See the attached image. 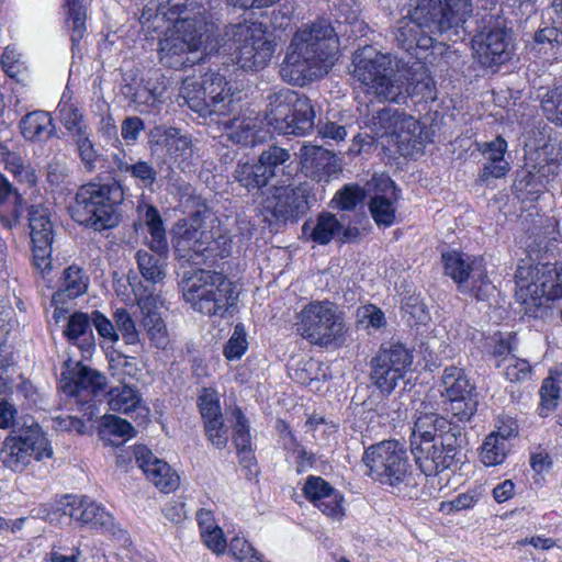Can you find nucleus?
Returning a JSON list of instances; mask_svg holds the SVG:
<instances>
[{"label":"nucleus","mask_w":562,"mask_h":562,"mask_svg":"<svg viewBox=\"0 0 562 562\" xmlns=\"http://www.w3.org/2000/svg\"><path fill=\"white\" fill-rule=\"evenodd\" d=\"M177 31L159 42L160 63L172 69L194 64L191 53L201 50L205 55L229 53L232 60L245 70L263 68L274 52V43L266 36L261 23L229 24L224 34L206 18V10L193 2L184 4L178 14Z\"/></svg>","instance_id":"nucleus-1"},{"label":"nucleus","mask_w":562,"mask_h":562,"mask_svg":"<svg viewBox=\"0 0 562 562\" xmlns=\"http://www.w3.org/2000/svg\"><path fill=\"white\" fill-rule=\"evenodd\" d=\"M392 29L394 44L416 58L430 49L435 35L457 42L473 15V0H408Z\"/></svg>","instance_id":"nucleus-2"},{"label":"nucleus","mask_w":562,"mask_h":562,"mask_svg":"<svg viewBox=\"0 0 562 562\" xmlns=\"http://www.w3.org/2000/svg\"><path fill=\"white\" fill-rule=\"evenodd\" d=\"M178 103L186 104L200 117L211 119L233 128L229 139L241 146L256 144V124L251 119H237L238 100L231 82L220 72L210 71L200 79L187 78L179 89Z\"/></svg>","instance_id":"nucleus-3"},{"label":"nucleus","mask_w":562,"mask_h":562,"mask_svg":"<svg viewBox=\"0 0 562 562\" xmlns=\"http://www.w3.org/2000/svg\"><path fill=\"white\" fill-rule=\"evenodd\" d=\"M338 50V35L326 20H318L297 30L280 66L281 78L291 85L306 82L327 75Z\"/></svg>","instance_id":"nucleus-4"},{"label":"nucleus","mask_w":562,"mask_h":562,"mask_svg":"<svg viewBox=\"0 0 562 562\" xmlns=\"http://www.w3.org/2000/svg\"><path fill=\"white\" fill-rule=\"evenodd\" d=\"M420 80L413 87L402 74L395 72L392 68L390 54L379 52L372 45H364L358 48L352 57V77L367 88L369 93L378 99L387 102L403 103L408 95L415 94L416 89L430 92V79L426 75L424 66Z\"/></svg>","instance_id":"nucleus-5"},{"label":"nucleus","mask_w":562,"mask_h":562,"mask_svg":"<svg viewBox=\"0 0 562 562\" xmlns=\"http://www.w3.org/2000/svg\"><path fill=\"white\" fill-rule=\"evenodd\" d=\"M183 300L198 313L206 316H232L238 295L235 286L222 273L199 269L181 280Z\"/></svg>","instance_id":"nucleus-6"},{"label":"nucleus","mask_w":562,"mask_h":562,"mask_svg":"<svg viewBox=\"0 0 562 562\" xmlns=\"http://www.w3.org/2000/svg\"><path fill=\"white\" fill-rule=\"evenodd\" d=\"M123 192L115 184L89 182L81 186L70 206L71 217L82 226L102 232L121 221L119 211Z\"/></svg>","instance_id":"nucleus-7"},{"label":"nucleus","mask_w":562,"mask_h":562,"mask_svg":"<svg viewBox=\"0 0 562 562\" xmlns=\"http://www.w3.org/2000/svg\"><path fill=\"white\" fill-rule=\"evenodd\" d=\"M295 329L302 338L319 347L341 345L348 333L344 313L327 300L306 304L297 313Z\"/></svg>","instance_id":"nucleus-8"},{"label":"nucleus","mask_w":562,"mask_h":562,"mask_svg":"<svg viewBox=\"0 0 562 562\" xmlns=\"http://www.w3.org/2000/svg\"><path fill=\"white\" fill-rule=\"evenodd\" d=\"M266 120L280 134L302 136L313 130L315 112L311 100L291 89L268 97Z\"/></svg>","instance_id":"nucleus-9"},{"label":"nucleus","mask_w":562,"mask_h":562,"mask_svg":"<svg viewBox=\"0 0 562 562\" xmlns=\"http://www.w3.org/2000/svg\"><path fill=\"white\" fill-rule=\"evenodd\" d=\"M314 198L307 182L297 186H276L260 203V214L270 227L295 223L311 209Z\"/></svg>","instance_id":"nucleus-10"},{"label":"nucleus","mask_w":562,"mask_h":562,"mask_svg":"<svg viewBox=\"0 0 562 562\" xmlns=\"http://www.w3.org/2000/svg\"><path fill=\"white\" fill-rule=\"evenodd\" d=\"M231 240L227 236L204 226L184 225L179 227L173 238V252L177 259L201 265L217 257L228 256Z\"/></svg>","instance_id":"nucleus-11"},{"label":"nucleus","mask_w":562,"mask_h":562,"mask_svg":"<svg viewBox=\"0 0 562 562\" xmlns=\"http://www.w3.org/2000/svg\"><path fill=\"white\" fill-rule=\"evenodd\" d=\"M473 56L484 68L495 69L509 61L514 55L513 31L498 15L484 18L482 27L472 38Z\"/></svg>","instance_id":"nucleus-12"},{"label":"nucleus","mask_w":562,"mask_h":562,"mask_svg":"<svg viewBox=\"0 0 562 562\" xmlns=\"http://www.w3.org/2000/svg\"><path fill=\"white\" fill-rule=\"evenodd\" d=\"M368 475L381 484L396 486L408 472L406 449L397 440H383L369 446L362 456Z\"/></svg>","instance_id":"nucleus-13"},{"label":"nucleus","mask_w":562,"mask_h":562,"mask_svg":"<svg viewBox=\"0 0 562 562\" xmlns=\"http://www.w3.org/2000/svg\"><path fill=\"white\" fill-rule=\"evenodd\" d=\"M52 456V446L41 426L9 435L1 442L0 460L13 472H22L33 460L41 461Z\"/></svg>","instance_id":"nucleus-14"},{"label":"nucleus","mask_w":562,"mask_h":562,"mask_svg":"<svg viewBox=\"0 0 562 562\" xmlns=\"http://www.w3.org/2000/svg\"><path fill=\"white\" fill-rule=\"evenodd\" d=\"M413 363V355L400 342L382 345L375 357L371 359L370 379L382 392L390 394Z\"/></svg>","instance_id":"nucleus-15"},{"label":"nucleus","mask_w":562,"mask_h":562,"mask_svg":"<svg viewBox=\"0 0 562 562\" xmlns=\"http://www.w3.org/2000/svg\"><path fill=\"white\" fill-rule=\"evenodd\" d=\"M413 363V355L400 342L382 345L375 357L371 359L370 379L382 392L390 394Z\"/></svg>","instance_id":"nucleus-16"},{"label":"nucleus","mask_w":562,"mask_h":562,"mask_svg":"<svg viewBox=\"0 0 562 562\" xmlns=\"http://www.w3.org/2000/svg\"><path fill=\"white\" fill-rule=\"evenodd\" d=\"M413 363V355L400 342L382 345L375 357L371 359L370 379L382 392L390 394Z\"/></svg>","instance_id":"nucleus-17"},{"label":"nucleus","mask_w":562,"mask_h":562,"mask_svg":"<svg viewBox=\"0 0 562 562\" xmlns=\"http://www.w3.org/2000/svg\"><path fill=\"white\" fill-rule=\"evenodd\" d=\"M464 442L456 441V437L450 434L441 442L411 441V450L425 475H437L460 462V449Z\"/></svg>","instance_id":"nucleus-18"},{"label":"nucleus","mask_w":562,"mask_h":562,"mask_svg":"<svg viewBox=\"0 0 562 562\" xmlns=\"http://www.w3.org/2000/svg\"><path fill=\"white\" fill-rule=\"evenodd\" d=\"M442 261L446 274L459 284L468 283L477 300H485L493 291L481 259L451 251L442 254Z\"/></svg>","instance_id":"nucleus-19"},{"label":"nucleus","mask_w":562,"mask_h":562,"mask_svg":"<svg viewBox=\"0 0 562 562\" xmlns=\"http://www.w3.org/2000/svg\"><path fill=\"white\" fill-rule=\"evenodd\" d=\"M29 226L32 241L33 263L43 274L52 269L53 223L47 207L38 204L29 210Z\"/></svg>","instance_id":"nucleus-20"},{"label":"nucleus","mask_w":562,"mask_h":562,"mask_svg":"<svg viewBox=\"0 0 562 562\" xmlns=\"http://www.w3.org/2000/svg\"><path fill=\"white\" fill-rule=\"evenodd\" d=\"M133 292L143 315L142 325L149 340L156 348L165 349L169 339L167 326L157 312V308L162 305L160 293L154 288L145 286L142 282L133 288Z\"/></svg>","instance_id":"nucleus-21"},{"label":"nucleus","mask_w":562,"mask_h":562,"mask_svg":"<svg viewBox=\"0 0 562 562\" xmlns=\"http://www.w3.org/2000/svg\"><path fill=\"white\" fill-rule=\"evenodd\" d=\"M149 143L164 145L170 159L182 171L191 168L193 143L190 135L182 134L177 127L156 126L149 133Z\"/></svg>","instance_id":"nucleus-22"},{"label":"nucleus","mask_w":562,"mask_h":562,"mask_svg":"<svg viewBox=\"0 0 562 562\" xmlns=\"http://www.w3.org/2000/svg\"><path fill=\"white\" fill-rule=\"evenodd\" d=\"M135 460L147 479L164 493L175 491L179 485V475L170 465L154 456L145 446H137L134 451Z\"/></svg>","instance_id":"nucleus-23"},{"label":"nucleus","mask_w":562,"mask_h":562,"mask_svg":"<svg viewBox=\"0 0 562 562\" xmlns=\"http://www.w3.org/2000/svg\"><path fill=\"white\" fill-rule=\"evenodd\" d=\"M66 499L67 502L63 506L65 515L95 529L111 530L113 528L112 515L90 497L67 496Z\"/></svg>","instance_id":"nucleus-24"},{"label":"nucleus","mask_w":562,"mask_h":562,"mask_svg":"<svg viewBox=\"0 0 562 562\" xmlns=\"http://www.w3.org/2000/svg\"><path fill=\"white\" fill-rule=\"evenodd\" d=\"M198 405L204 420V429L207 439L216 448H225L228 441V430L224 425L216 393L205 391L199 396Z\"/></svg>","instance_id":"nucleus-25"},{"label":"nucleus","mask_w":562,"mask_h":562,"mask_svg":"<svg viewBox=\"0 0 562 562\" xmlns=\"http://www.w3.org/2000/svg\"><path fill=\"white\" fill-rule=\"evenodd\" d=\"M450 434L456 437V441H465L463 428L445 416L416 417L411 441L441 442Z\"/></svg>","instance_id":"nucleus-26"},{"label":"nucleus","mask_w":562,"mask_h":562,"mask_svg":"<svg viewBox=\"0 0 562 562\" xmlns=\"http://www.w3.org/2000/svg\"><path fill=\"white\" fill-rule=\"evenodd\" d=\"M476 149L482 153L486 162L483 165L477 181L488 182L491 179L505 177L510 170L509 162L505 159L507 142L497 136L491 142L476 143Z\"/></svg>","instance_id":"nucleus-27"},{"label":"nucleus","mask_w":562,"mask_h":562,"mask_svg":"<svg viewBox=\"0 0 562 562\" xmlns=\"http://www.w3.org/2000/svg\"><path fill=\"white\" fill-rule=\"evenodd\" d=\"M300 156L303 167L318 182H328L329 178L339 171L337 156L321 146L304 145Z\"/></svg>","instance_id":"nucleus-28"},{"label":"nucleus","mask_w":562,"mask_h":562,"mask_svg":"<svg viewBox=\"0 0 562 562\" xmlns=\"http://www.w3.org/2000/svg\"><path fill=\"white\" fill-rule=\"evenodd\" d=\"M380 192L369 203L370 213L378 225L390 226L395 220L394 203L397 201V189L390 178L380 179Z\"/></svg>","instance_id":"nucleus-29"},{"label":"nucleus","mask_w":562,"mask_h":562,"mask_svg":"<svg viewBox=\"0 0 562 562\" xmlns=\"http://www.w3.org/2000/svg\"><path fill=\"white\" fill-rule=\"evenodd\" d=\"M104 386L105 378L102 374L78 364L72 372L70 382L66 383L64 389L77 400L89 402L90 396L98 394Z\"/></svg>","instance_id":"nucleus-30"},{"label":"nucleus","mask_w":562,"mask_h":562,"mask_svg":"<svg viewBox=\"0 0 562 562\" xmlns=\"http://www.w3.org/2000/svg\"><path fill=\"white\" fill-rule=\"evenodd\" d=\"M112 161L117 171L128 173L144 188L150 189L157 181L158 171L151 162L142 159L133 161L132 158H127L123 148L112 155Z\"/></svg>","instance_id":"nucleus-31"},{"label":"nucleus","mask_w":562,"mask_h":562,"mask_svg":"<svg viewBox=\"0 0 562 562\" xmlns=\"http://www.w3.org/2000/svg\"><path fill=\"white\" fill-rule=\"evenodd\" d=\"M304 235L318 245H327L341 232V223L329 212L318 214L315 224L305 222L302 226Z\"/></svg>","instance_id":"nucleus-32"},{"label":"nucleus","mask_w":562,"mask_h":562,"mask_svg":"<svg viewBox=\"0 0 562 562\" xmlns=\"http://www.w3.org/2000/svg\"><path fill=\"white\" fill-rule=\"evenodd\" d=\"M109 371L121 384H133L142 378V368L135 357L113 350L108 355Z\"/></svg>","instance_id":"nucleus-33"},{"label":"nucleus","mask_w":562,"mask_h":562,"mask_svg":"<svg viewBox=\"0 0 562 562\" xmlns=\"http://www.w3.org/2000/svg\"><path fill=\"white\" fill-rule=\"evenodd\" d=\"M22 135L32 142L48 139L54 133L50 115L45 111H34L24 115L20 122Z\"/></svg>","instance_id":"nucleus-34"},{"label":"nucleus","mask_w":562,"mask_h":562,"mask_svg":"<svg viewBox=\"0 0 562 562\" xmlns=\"http://www.w3.org/2000/svg\"><path fill=\"white\" fill-rule=\"evenodd\" d=\"M441 387L443 401L476 393L475 386L471 384L464 370L454 366L447 367L443 370Z\"/></svg>","instance_id":"nucleus-35"},{"label":"nucleus","mask_w":562,"mask_h":562,"mask_svg":"<svg viewBox=\"0 0 562 562\" xmlns=\"http://www.w3.org/2000/svg\"><path fill=\"white\" fill-rule=\"evenodd\" d=\"M234 179L248 192L266 187L271 178L260 161H238L234 171Z\"/></svg>","instance_id":"nucleus-36"},{"label":"nucleus","mask_w":562,"mask_h":562,"mask_svg":"<svg viewBox=\"0 0 562 562\" xmlns=\"http://www.w3.org/2000/svg\"><path fill=\"white\" fill-rule=\"evenodd\" d=\"M40 426L31 415H20L18 407L10 401H0V429L10 430L11 435Z\"/></svg>","instance_id":"nucleus-37"},{"label":"nucleus","mask_w":562,"mask_h":562,"mask_svg":"<svg viewBox=\"0 0 562 562\" xmlns=\"http://www.w3.org/2000/svg\"><path fill=\"white\" fill-rule=\"evenodd\" d=\"M142 396L134 384H122L112 387L108 393V404L111 411L128 414L140 406Z\"/></svg>","instance_id":"nucleus-38"},{"label":"nucleus","mask_w":562,"mask_h":562,"mask_svg":"<svg viewBox=\"0 0 562 562\" xmlns=\"http://www.w3.org/2000/svg\"><path fill=\"white\" fill-rule=\"evenodd\" d=\"M145 223L149 233V248L160 257H166L169 250L166 229L159 211L155 206H148L145 211Z\"/></svg>","instance_id":"nucleus-39"},{"label":"nucleus","mask_w":562,"mask_h":562,"mask_svg":"<svg viewBox=\"0 0 562 562\" xmlns=\"http://www.w3.org/2000/svg\"><path fill=\"white\" fill-rule=\"evenodd\" d=\"M137 268L143 279L150 283L147 285L150 289H156V285L166 277L165 265L162 257L155 256L146 250H138L135 255Z\"/></svg>","instance_id":"nucleus-40"},{"label":"nucleus","mask_w":562,"mask_h":562,"mask_svg":"<svg viewBox=\"0 0 562 562\" xmlns=\"http://www.w3.org/2000/svg\"><path fill=\"white\" fill-rule=\"evenodd\" d=\"M506 436L503 431H494L485 438L480 453L484 465L493 467L504 462L510 447Z\"/></svg>","instance_id":"nucleus-41"},{"label":"nucleus","mask_w":562,"mask_h":562,"mask_svg":"<svg viewBox=\"0 0 562 562\" xmlns=\"http://www.w3.org/2000/svg\"><path fill=\"white\" fill-rule=\"evenodd\" d=\"M398 117L397 109L383 108L368 113L363 119V124L374 137H384L394 132L393 127Z\"/></svg>","instance_id":"nucleus-42"},{"label":"nucleus","mask_w":562,"mask_h":562,"mask_svg":"<svg viewBox=\"0 0 562 562\" xmlns=\"http://www.w3.org/2000/svg\"><path fill=\"white\" fill-rule=\"evenodd\" d=\"M398 120H396L394 132L391 133V137H394L395 142L401 146L404 144L412 145L415 147L416 144H420V125L419 122L402 111L398 110Z\"/></svg>","instance_id":"nucleus-43"},{"label":"nucleus","mask_w":562,"mask_h":562,"mask_svg":"<svg viewBox=\"0 0 562 562\" xmlns=\"http://www.w3.org/2000/svg\"><path fill=\"white\" fill-rule=\"evenodd\" d=\"M59 120L69 133L72 140L89 134V127L85 123L82 112L71 103L58 105Z\"/></svg>","instance_id":"nucleus-44"},{"label":"nucleus","mask_w":562,"mask_h":562,"mask_svg":"<svg viewBox=\"0 0 562 562\" xmlns=\"http://www.w3.org/2000/svg\"><path fill=\"white\" fill-rule=\"evenodd\" d=\"M443 402L446 405L445 411L447 414L451 415L450 420H456L457 423L470 422L476 413L479 405L477 393L467 396L452 397Z\"/></svg>","instance_id":"nucleus-45"},{"label":"nucleus","mask_w":562,"mask_h":562,"mask_svg":"<svg viewBox=\"0 0 562 562\" xmlns=\"http://www.w3.org/2000/svg\"><path fill=\"white\" fill-rule=\"evenodd\" d=\"M88 288V280L83 276V271L70 266L64 270L61 285L57 295H67L69 299H76L83 294Z\"/></svg>","instance_id":"nucleus-46"},{"label":"nucleus","mask_w":562,"mask_h":562,"mask_svg":"<svg viewBox=\"0 0 562 562\" xmlns=\"http://www.w3.org/2000/svg\"><path fill=\"white\" fill-rule=\"evenodd\" d=\"M76 145L77 154L87 172H94L98 165L104 161L103 155L98 151L90 138V133L72 140Z\"/></svg>","instance_id":"nucleus-47"},{"label":"nucleus","mask_w":562,"mask_h":562,"mask_svg":"<svg viewBox=\"0 0 562 562\" xmlns=\"http://www.w3.org/2000/svg\"><path fill=\"white\" fill-rule=\"evenodd\" d=\"M496 366L510 382L525 381L531 374L530 363L526 359H520L515 355L499 359Z\"/></svg>","instance_id":"nucleus-48"},{"label":"nucleus","mask_w":562,"mask_h":562,"mask_svg":"<svg viewBox=\"0 0 562 562\" xmlns=\"http://www.w3.org/2000/svg\"><path fill=\"white\" fill-rule=\"evenodd\" d=\"M68 21L71 22V42L78 44L86 32L87 11L82 0H65Z\"/></svg>","instance_id":"nucleus-49"},{"label":"nucleus","mask_w":562,"mask_h":562,"mask_svg":"<svg viewBox=\"0 0 562 562\" xmlns=\"http://www.w3.org/2000/svg\"><path fill=\"white\" fill-rule=\"evenodd\" d=\"M116 333L121 334L126 345L135 346L142 342L139 331L131 314L124 308H117L114 313Z\"/></svg>","instance_id":"nucleus-50"},{"label":"nucleus","mask_w":562,"mask_h":562,"mask_svg":"<svg viewBox=\"0 0 562 562\" xmlns=\"http://www.w3.org/2000/svg\"><path fill=\"white\" fill-rule=\"evenodd\" d=\"M290 159V151L277 145H269L258 158L271 179L276 176L277 168L286 165Z\"/></svg>","instance_id":"nucleus-51"},{"label":"nucleus","mask_w":562,"mask_h":562,"mask_svg":"<svg viewBox=\"0 0 562 562\" xmlns=\"http://www.w3.org/2000/svg\"><path fill=\"white\" fill-rule=\"evenodd\" d=\"M541 109L549 121L562 126V89L549 90L541 99Z\"/></svg>","instance_id":"nucleus-52"},{"label":"nucleus","mask_w":562,"mask_h":562,"mask_svg":"<svg viewBox=\"0 0 562 562\" xmlns=\"http://www.w3.org/2000/svg\"><path fill=\"white\" fill-rule=\"evenodd\" d=\"M248 341L245 327L238 323L234 327L233 335L224 346L223 353L227 360H238L246 352Z\"/></svg>","instance_id":"nucleus-53"},{"label":"nucleus","mask_w":562,"mask_h":562,"mask_svg":"<svg viewBox=\"0 0 562 562\" xmlns=\"http://www.w3.org/2000/svg\"><path fill=\"white\" fill-rule=\"evenodd\" d=\"M364 196L363 189L358 184H346L335 194L334 201L339 209L353 211L364 200Z\"/></svg>","instance_id":"nucleus-54"},{"label":"nucleus","mask_w":562,"mask_h":562,"mask_svg":"<svg viewBox=\"0 0 562 562\" xmlns=\"http://www.w3.org/2000/svg\"><path fill=\"white\" fill-rule=\"evenodd\" d=\"M101 427L100 434L102 436L110 434L122 438H131L135 435V429L128 422L114 415H104Z\"/></svg>","instance_id":"nucleus-55"},{"label":"nucleus","mask_w":562,"mask_h":562,"mask_svg":"<svg viewBox=\"0 0 562 562\" xmlns=\"http://www.w3.org/2000/svg\"><path fill=\"white\" fill-rule=\"evenodd\" d=\"M91 324L88 314L77 312L70 316L65 334L69 340H77L91 333Z\"/></svg>","instance_id":"nucleus-56"},{"label":"nucleus","mask_w":562,"mask_h":562,"mask_svg":"<svg viewBox=\"0 0 562 562\" xmlns=\"http://www.w3.org/2000/svg\"><path fill=\"white\" fill-rule=\"evenodd\" d=\"M229 553L240 562H261L258 552L241 537H234L229 543Z\"/></svg>","instance_id":"nucleus-57"},{"label":"nucleus","mask_w":562,"mask_h":562,"mask_svg":"<svg viewBox=\"0 0 562 562\" xmlns=\"http://www.w3.org/2000/svg\"><path fill=\"white\" fill-rule=\"evenodd\" d=\"M236 423L234 426L233 441L237 450L250 448V434L247 419L239 408L234 411Z\"/></svg>","instance_id":"nucleus-58"},{"label":"nucleus","mask_w":562,"mask_h":562,"mask_svg":"<svg viewBox=\"0 0 562 562\" xmlns=\"http://www.w3.org/2000/svg\"><path fill=\"white\" fill-rule=\"evenodd\" d=\"M341 496L340 494L333 490L328 494H323V498L315 504L323 514L333 517L340 518L344 516V508L341 506Z\"/></svg>","instance_id":"nucleus-59"},{"label":"nucleus","mask_w":562,"mask_h":562,"mask_svg":"<svg viewBox=\"0 0 562 562\" xmlns=\"http://www.w3.org/2000/svg\"><path fill=\"white\" fill-rule=\"evenodd\" d=\"M535 42L540 45L541 48L547 46L554 48L562 46V30L558 25L546 26L540 29L535 34Z\"/></svg>","instance_id":"nucleus-60"},{"label":"nucleus","mask_w":562,"mask_h":562,"mask_svg":"<svg viewBox=\"0 0 562 562\" xmlns=\"http://www.w3.org/2000/svg\"><path fill=\"white\" fill-rule=\"evenodd\" d=\"M334 488L322 477L311 476L304 485V495L307 499L316 504L323 498V494H328Z\"/></svg>","instance_id":"nucleus-61"},{"label":"nucleus","mask_w":562,"mask_h":562,"mask_svg":"<svg viewBox=\"0 0 562 562\" xmlns=\"http://www.w3.org/2000/svg\"><path fill=\"white\" fill-rule=\"evenodd\" d=\"M145 125L138 116H127L121 125V135L127 144H134L140 133L144 131Z\"/></svg>","instance_id":"nucleus-62"},{"label":"nucleus","mask_w":562,"mask_h":562,"mask_svg":"<svg viewBox=\"0 0 562 562\" xmlns=\"http://www.w3.org/2000/svg\"><path fill=\"white\" fill-rule=\"evenodd\" d=\"M91 323L101 337L111 341L119 340V334L116 333L115 325H113L112 322L100 312L94 311L91 314Z\"/></svg>","instance_id":"nucleus-63"},{"label":"nucleus","mask_w":562,"mask_h":562,"mask_svg":"<svg viewBox=\"0 0 562 562\" xmlns=\"http://www.w3.org/2000/svg\"><path fill=\"white\" fill-rule=\"evenodd\" d=\"M550 150H552V147L544 146L533 150L526 157L525 166L529 168L530 173L535 175L536 172H539L542 166H547L549 161L555 159L550 156Z\"/></svg>","instance_id":"nucleus-64"}]
</instances>
